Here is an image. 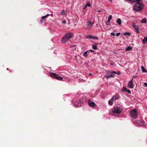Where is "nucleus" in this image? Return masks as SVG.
<instances>
[{
	"mask_svg": "<svg viewBox=\"0 0 147 147\" xmlns=\"http://www.w3.org/2000/svg\"><path fill=\"white\" fill-rule=\"evenodd\" d=\"M144 7V5L141 2L137 3L133 6V9L135 11H141Z\"/></svg>",
	"mask_w": 147,
	"mask_h": 147,
	"instance_id": "f257e3e1",
	"label": "nucleus"
},
{
	"mask_svg": "<svg viewBox=\"0 0 147 147\" xmlns=\"http://www.w3.org/2000/svg\"><path fill=\"white\" fill-rule=\"evenodd\" d=\"M72 36V34L71 33H67L62 38L61 40L62 42L65 43L67 41L71 38Z\"/></svg>",
	"mask_w": 147,
	"mask_h": 147,
	"instance_id": "f03ea898",
	"label": "nucleus"
},
{
	"mask_svg": "<svg viewBox=\"0 0 147 147\" xmlns=\"http://www.w3.org/2000/svg\"><path fill=\"white\" fill-rule=\"evenodd\" d=\"M130 116L133 118H136L138 116V113L137 110L136 109H134L130 111Z\"/></svg>",
	"mask_w": 147,
	"mask_h": 147,
	"instance_id": "7ed1b4c3",
	"label": "nucleus"
},
{
	"mask_svg": "<svg viewBox=\"0 0 147 147\" xmlns=\"http://www.w3.org/2000/svg\"><path fill=\"white\" fill-rule=\"evenodd\" d=\"M122 109L121 107H116L113 110V112L114 114H119L122 111Z\"/></svg>",
	"mask_w": 147,
	"mask_h": 147,
	"instance_id": "20e7f679",
	"label": "nucleus"
},
{
	"mask_svg": "<svg viewBox=\"0 0 147 147\" xmlns=\"http://www.w3.org/2000/svg\"><path fill=\"white\" fill-rule=\"evenodd\" d=\"M135 124L136 125H139L140 126H144V122L143 121L138 120L135 122Z\"/></svg>",
	"mask_w": 147,
	"mask_h": 147,
	"instance_id": "39448f33",
	"label": "nucleus"
},
{
	"mask_svg": "<svg viewBox=\"0 0 147 147\" xmlns=\"http://www.w3.org/2000/svg\"><path fill=\"white\" fill-rule=\"evenodd\" d=\"M120 98V96L118 95H115L113 97L111 98L112 100H116L118 99L119 98Z\"/></svg>",
	"mask_w": 147,
	"mask_h": 147,
	"instance_id": "423d86ee",
	"label": "nucleus"
},
{
	"mask_svg": "<svg viewBox=\"0 0 147 147\" xmlns=\"http://www.w3.org/2000/svg\"><path fill=\"white\" fill-rule=\"evenodd\" d=\"M88 102L89 105L91 107H94L96 106V104L94 102H91L90 100H88Z\"/></svg>",
	"mask_w": 147,
	"mask_h": 147,
	"instance_id": "0eeeda50",
	"label": "nucleus"
},
{
	"mask_svg": "<svg viewBox=\"0 0 147 147\" xmlns=\"http://www.w3.org/2000/svg\"><path fill=\"white\" fill-rule=\"evenodd\" d=\"M132 80L129 81L128 84V87L131 88H133L134 87Z\"/></svg>",
	"mask_w": 147,
	"mask_h": 147,
	"instance_id": "6e6552de",
	"label": "nucleus"
},
{
	"mask_svg": "<svg viewBox=\"0 0 147 147\" xmlns=\"http://www.w3.org/2000/svg\"><path fill=\"white\" fill-rule=\"evenodd\" d=\"M87 24L88 27L89 28H91L93 25V24L90 21H88L87 22Z\"/></svg>",
	"mask_w": 147,
	"mask_h": 147,
	"instance_id": "1a4fd4ad",
	"label": "nucleus"
},
{
	"mask_svg": "<svg viewBox=\"0 0 147 147\" xmlns=\"http://www.w3.org/2000/svg\"><path fill=\"white\" fill-rule=\"evenodd\" d=\"M107 79H109V78H112L114 77V75L112 74H110V75H107L105 76Z\"/></svg>",
	"mask_w": 147,
	"mask_h": 147,
	"instance_id": "9d476101",
	"label": "nucleus"
},
{
	"mask_svg": "<svg viewBox=\"0 0 147 147\" xmlns=\"http://www.w3.org/2000/svg\"><path fill=\"white\" fill-rule=\"evenodd\" d=\"M50 74L51 76L53 77H54L56 78V77L57 76V75L55 73L50 72Z\"/></svg>",
	"mask_w": 147,
	"mask_h": 147,
	"instance_id": "9b49d317",
	"label": "nucleus"
},
{
	"mask_svg": "<svg viewBox=\"0 0 147 147\" xmlns=\"http://www.w3.org/2000/svg\"><path fill=\"white\" fill-rule=\"evenodd\" d=\"M127 88L125 87H123L121 89V91L122 92H126L127 91Z\"/></svg>",
	"mask_w": 147,
	"mask_h": 147,
	"instance_id": "f8f14e48",
	"label": "nucleus"
},
{
	"mask_svg": "<svg viewBox=\"0 0 147 147\" xmlns=\"http://www.w3.org/2000/svg\"><path fill=\"white\" fill-rule=\"evenodd\" d=\"M147 42V37H144V39L142 40V42L144 44L146 43Z\"/></svg>",
	"mask_w": 147,
	"mask_h": 147,
	"instance_id": "ddd939ff",
	"label": "nucleus"
},
{
	"mask_svg": "<svg viewBox=\"0 0 147 147\" xmlns=\"http://www.w3.org/2000/svg\"><path fill=\"white\" fill-rule=\"evenodd\" d=\"M130 34H131V33L130 32H126L123 33V36H125L126 35H128V36H129L130 35Z\"/></svg>",
	"mask_w": 147,
	"mask_h": 147,
	"instance_id": "4468645a",
	"label": "nucleus"
},
{
	"mask_svg": "<svg viewBox=\"0 0 147 147\" xmlns=\"http://www.w3.org/2000/svg\"><path fill=\"white\" fill-rule=\"evenodd\" d=\"M56 79L59 80H62L63 79V78L57 75V76L56 77Z\"/></svg>",
	"mask_w": 147,
	"mask_h": 147,
	"instance_id": "2eb2a0df",
	"label": "nucleus"
},
{
	"mask_svg": "<svg viewBox=\"0 0 147 147\" xmlns=\"http://www.w3.org/2000/svg\"><path fill=\"white\" fill-rule=\"evenodd\" d=\"M121 20L120 18H118L116 21V22L119 25L121 24Z\"/></svg>",
	"mask_w": 147,
	"mask_h": 147,
	"instance_id": "dca6fc26",
	"label": "nucleus"
},
{
	"mask_svg": "<svg viewBox=\"0 0 147 147\" xmlns=\"http://www.w3.org/2000/svg\"><path fill=\"white\" fill-rule=\"evenodd\" d=\"M147 20L146 18H144L143 19H142L141 21V22L142 23H146V22Z\"/></svg>",
	"mask_w": 147,
	"mask_h": 147,
	"instance_id": "f3484780",
	"label": "nucleus"
},
{
	"mask_svg": "<svg viewBox=\"0 0 147 147\" xmlns=\"http://www.w3.org/2000/svg\"><path fill=\"white\" fill-rule=\"evenodd\" d=\"M113 100H112V98L109 100L108 103L110 105H113Z\"/></svg>",
	"mask_w": 147,
	"mask_h": 147,
	"instance_id": "a211bd4d",
	"label": "nucleus"
},
{
	"mask_svg": "<svg viewBox=\"0 0 147 147\" xmlns=\"http://www.w3.org/2000/svg\"><path fill=\"white\" fill-rule=\"evenodd\" d=\"M141 69L143 73L147 72V71H146L143 66H142L141 67Z\"/></svg>",
	"mask_w": 147,
	"mask_h": 147,
	"instance_id": "6ab92c4d",
	"label": "nucleus"
},
{
	"mask_svg": "<svg viewBox=\"0 0 147 147\" xmlns=\"http://www.w3.org/2000/svg\"><path fill=\"white\" fill-rule=\"evenodd\" d=\"M97 45L96 44H93L92 46V48L94 50H96L97 49Z\"/></svg>",
	"mask_w": 147,
	"mask_h": 147,
	"instance_id": "aec40b11",
	"label": "nucleus"
},
{
	"mask_svg": "<svg viewBox=\"0 0 147 147\" xmlns=\"http://www.w3.org/2000/svg\"><path fill=\"white\" fill-rule=\"evenodd\" d=\"M86 37L87 38H89V39H91V38H92L93 37L90 35H86Z\"/></svg>",
	"mask_w": 147,
	"mask_h": 147,
	"instance_id": "412c9836",
	"label": "nucleus"
},
{
	"mask_svg": "<svg viewBox=\"0 0 147 147\" xmlns=\"http://www.w3.org/2000/svg\"><path fill=\"white\" fill-rule=\"evenodd\" d=\"M132 48V47H128L125 49L126 51H129L131 50Z\"/></svg>",
	"mask_w": 147,
	"mask_h": 147,
	"instance_id": "4be33fe9",
	"label": "nucleus"
},
{
	"mask_svg": "<svg viewBox=\"0 0 147 147\" xmlns=\"http://www.w3.org/2000/svg\"><path fill=\"white\" fill-rule=\"evenodd\" d=\"M135 31L137 33H140V31L139 30V28H136L135 29Z\"/></svg>",
	"mask_w": 147,
	"mask_h": 147,
	"instance_id": "5701e85b",
	"label": "nucleus"
},
{
	"mask_svg": "<svg viewBox=\"0 0 147 147\" xmlns=\"http://www.w3.org/2000/svg\"><path fill=\"white\" fill-rule=\"evenodd\" d=\"M112 18V16L111 15H110L108 18V20L110 21L111 20Z\"/></svg>",
	"mask_w": 147,
	"mask_h": 147,
	"instance_id": "b1692460",
	"label": "nucleus"
},
{
	"mask_svg": "<svg viewBox=\"0 0 147 147\" xmlns=\"http://www.w3.org/2000/svg\"><path fill=\"white\" fill-rule=\"evenodd\" d=\"M88 51H87L84 53H83V55L84 56L86 57L87 56V52Z\"/></svg>",
	"mask_w": 147,
	"mask_h": 147,
	"instance_id": "393cba45",
	"label": "nucleus"
},
{
	"mask_svg": "<svg viewBox=\"0 0 147 147\" xmlns=\"http://www.w3.org/2000/svg\"><path fill=\"white\" fill-rule=\"evenodd\" d=\"M86 5V6L89 7H90L91 6V4L89 2L87 3Z\"/></svg>",
	"mask_w": 147,
	"mask_h": 147,
	"instance_id": "a878e982",
	"label": "nucleus"
},
{
	"mask_svg": "<svg viewBox=\"0 0 147 147\" xmlns=\"http://www.w3.org/2000/svg\"><path fill=\"white\" fill-rule=\"evenodd\" d=\"M110 21L107 20L106 22V24L107 25H109L110 24Z\"/></svg>",
	"mask_w": 147,
	"mask_h": 147,
	"instance_id": "bb28decb",
	"label": "nucleus"
},
{
	"mask_svg": "<svg viewBox=\"0 0 147 147\" xmlns=\"http://www.w3.org/2000/svg\"><path fill=\"white\" fill-rule=\"evenodd\" d=\"M134 2L135 3H138L140 2V1L141 0H134Z\"/></svg>",
	"mask_w": 147,
	"mask_h": 147,
	"instance_id": "cd10ccee",
	"label": "nucleus"
},
{
	"mask_svg": "<svg viewBox=\"0 0 147 147\" xmlns=\"http://www.w3.org/2000/svg\"><path fill=\"white\" fill-rule=\"evenodd\" d=\"M116 73L115 74H117L118 75H120L121 74L120 72L119 71H117V72H116Z\"/></svg>",
	"mask_w": 147,
	"mask_h": 147,
	"instance_id": "c85d7f7f",
	"label": "nucleus"
},
{
	"mask_svg": "<svg viewBox=\"0 0 147 147\" xmlns=\"http://www.w3.org/2000/svg\"><path fill=\"white\" fill-rule=\"evenodd\" d=\"M61 15H64L65 14V11L64 10H63L61 12Z\"/></svg>",
	"mask_w": 147,
	"mask_h": 147,
	"instance_id": "c756f323",
	"label": "nucleus"
},
{
	"mask_svg": "<svg viewBox=\"0 0 147 147\" xmlns=\"http://www.w3.org/2000/svg\"><path fill=\"white\" fill-rule=\"evenodd\" d=\"M132 26H133V27H134V26H135L136 25L135 23L134 22H133L132 23Z\"/></svg>",
	"mask_w": 147,
	"mask_h": 147,
	"instance_id": "7c9ffc66",
	"label": "nucleus"
},
{
	"mask_svg": "<svg viewBox=\"0 0 147 147\" xmlns=\"http://www.w3.org/2000/svg\"><path fill=\"white\" fill-rule=\"evenodd\" d=\"M126 92H128L129 94H130L131 93V91L130 90H127Z\"/></svg>",
	"mask_w": 147,
	"mask_h": 147,
	"instance_id": "2f4dec72",
	"label": "nucleus"
},
{
	"mask_svg": "<svg viewBox=\"0 0 147 147\" xmlns=\"http://www.w3.org/2000/svg\"><path fill=\"white\" fill-rule=\"evenodd\" d=\"M46 17H47L46 16V15L45 16H42V20H43Z\"/></svg>",
	"mask_w": 147,
	"mask_h": 147,
	"instance_id": "473e14b6",
	"label": "nucleus"
},
{
	"mask_svg": "<svg viewBox=\"0 0 147 147\" xmlns=\"http://www.w3.org/2000/svg\"><path fill=\"white\" fill-rule=\"evenodd\" d=\"M66 21L65 20H63L62 21V23L63 24H65L66 23Z\"/></svg>",
	"mask_w": 147,
	"mask_h": 147,
	"instance_id": "72a5a7b5",
	"label": "nucleus"
},
{
	"mask_svg": "<svg viewBox=\"0 0 147 147\" xmlns=\"http://www.w3.org/2000/svg\"><path fill=\"white\" fill-rule=\"evenodd\" d=\"M120 34V33L119 32L117 33L116 34V36H118Z\"/></svg>",
	"mask_w": 147,
	"mask_h": 147,
	"instance_id": "f704fd0d",
	"label": "nucleus"
},
{
	"mask_svg": "<svg viewBox=\"0 0 147 147\" xmlns=\"http://www.w3.org/2000/svg\"><path fill=\"white\" fill-rule=\"evenodd\" d=\"M135 29L136 28H138V26H137L136 25L135 26L133 27Z\"/></svg>",
	"mask_w": 147,
	"mask_h": 147,
	"instance_id": "c9c22d12",
	"label": "nucleus"
},
{
	"mask_svg": "<svg viewBox=\"0 0 147 147\" xmlns=\"http://www.w3.org/2000/svg\"><path fill=\"white\" fill-rule=\"evenodd\" d=\"M111 35L112 36H114L115 35V34L113 32H111Z\"/></svg>",
	"mask_w": 147,
	"mask_h": 147,
	"instance_id": "e433bc0d",
	"label": "nucleus"
},
{
	"mask_svg": "<svg viewBox=\"0 0 147 147\" xmlns=\"http://www.w3.org/2000/svg\"><path fill=\"white\" fill-rule=\"evenodd\" d=\"M116 71L113 70V71H112V74H116Z\"/></svg>",
	"mask_w": 147,
	"mask_h": 147,
	"instance_id": "4c0bfd02",
	"label": "nucleus"
},
{
	"mask_svg": "<svg viewBox=\"0 0 147 147\" xmlns=\"http://www.w3.org/2000/svg\"><path fill=\"white\" fill-rule=\"evenodd\" d=\"M94 38V39H95L97 40V39H98V38L97 37H93V38Z\"/></svg>",
	"mask_w": 147,
	"mask_h": 147,
	"instance_id": "58836bf2",
	"label": "nucleus"
},
{
	"mask_svg": "<svg viewBox=\"0 0 147 147\" xmlns=\"http://www.w3.org/2000/svg\"><path fill=\"white\" fill-rule=\"evenodd\" d=\"M144 86H145L146 87H147V83H144Z\"/></svg>",
	"mask_w": 147,
	"mask_h": 147,
	"instance_id": "ea45409f",
	"label": "nucleus"
},
{
	"mask_svg": "<svg viewBox=\"0 0 147 147\" xmlns=\"http://www.w3.org/2000/svg\"><path fill=\"white\" fill-rule=\"evenodd\" d=\"M87 7V6H86V5L84 6V9H85Z\"/></svg>",
	"mask_w": 147,
	"mask_h": 147,
	"instance_id": "a19ab883",
	"label": "nucleus"
},
{
	"mask_svg": "<svg viewBox=\"0 0 147 147\" xmlns=\"http://www.w3.org/2000/svg\"><path fill=\"white\" fill-rule=\"evenodd\" d=\"M113 71V70H111V71H109V73H108V74H109V73H110V74H112V71Z\"/></svg>",
	"mask_w": 147,
	"mask_h": 147,
	"instance_id": "79ce46f5",
	"label": "nucleus"
},
{
	"mask_svg": "<svg viewBox=\"0 0 147 147\" xmlns=\"http://www.w3.org/2000/svg\"><path fill=\"white\" fill-rule=\"evenodd\" d=\"M91 52H93L94 51L93 50H89Z\"/></svg>",
	"mask_w": 147,
	"mask_h": 147,
	"instance_id": "37998d69",
	"label": "nucleus"
},
{
	"mask_svg": "<svg viewBox=\"0 0 147 147\" xmlns=\"http://www.w3.org/2000/svg\"><path fill=\"white\" fill-rule=\"evenodd\" d=\"M50 14H47L46 16L47 17V16H50Z\"/></svg>",
	"mask_w": 147,
	"mask_h": 147,
	"instance_id": "c03bdc74",
	"label": "nucleus"
},
{
	"mask_svg": "<svg viewBox=\"0 0 147 147\" xmlns=\"http://www.w3.org/2000/svg\"><path fill=\"white\" fill-rule=\"evenodd\" d=\"M98 12H101V11L100 10H98L97 11Z\"/></svg>",
	"mask_w": 147,
	"mask_h": 147,
	"instance_id": "a18cd8bd",
	"label": "nucleus"
},
{
	"mask_svg": "<svg viewBox=\"0 0 147 147\" xmlns=\"http://www.w3.org/2000/svg\"><path fill=\"white\" fill-rule=\"evenodd\" d=\"M112 0H110V2H112Z\"/></svg>",
	"mask_w": 147,
	"mask_h": 147,
	"instance_id": "49530a36",
	"label": "nucleus"
},
{
	"mask_svg": "<svg viewBox=\"0 0 147 147\" xmlns=\"http://www.w3.org/2000/svg\"><path fill=\"white\" fill-rule=\"evenodd\" d=\"M89 75H90V76H91V74H89Z\"/></svg>",
	"mask_w": 147,
	"mask_h": 147,
	"instance_id": "de8ad7c7",
	"label": "nucleus"
},
{
	"mask_svg": "<svg viewBox=\"0 0 147 147\" xmlns=\"http://www.w3.org/2000/svg\"><path fill=\"white\" fill-rule=\"evenodd\" d=\"M7 70H8V68H7Z\"/></svg>",
	"mask_w": 147,
	"mask_h": 147,
	"instance_id": "09e8293b",
	"label": "nucleus"
},
{
	"mask_svg": "<svg viewBox=\"0 0 147 147\" xmlns=\"http://www.w3.org/2000/svg\"><path fill=\"white\" fill-rule=\"evenodd\" d=\"M76 107H78V106H76Z\"/></svg>",
	"mask_w": 147,
	"mask_h": 147,
	"instance_id": "8fccbe9b",
	"label": "nucleus"
},
{
	"mask_svg": "<svg viewBox=\"0 0 147 147\" xmlns=\"http://www.w3.org/2000/svg\"><path fill=\"white\" fill-rule=\"evenodd\" d=\"M75 46H76L75 45H74V47H75Z\"/></svg>",
	"mask_w": 147,
	"mask_h": 147,
	"instance_id": "3c124183",
	"label": "nucleus"
}]
</instances>
